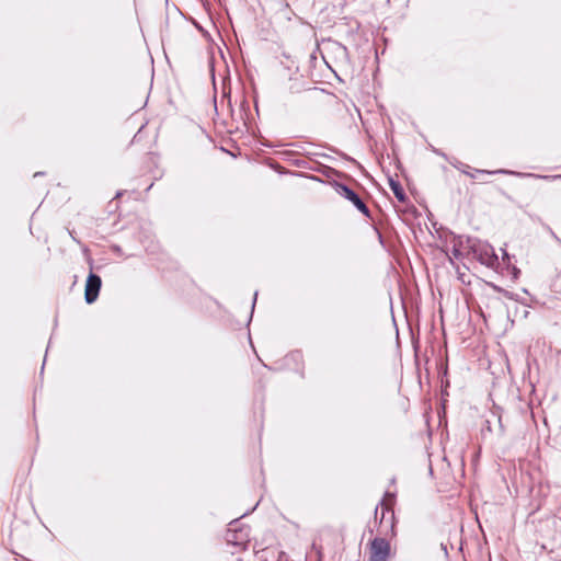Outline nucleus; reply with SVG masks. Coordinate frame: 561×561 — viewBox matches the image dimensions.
I'll list each match as a JSON object with an SVG mask.
<instances>
[{
	"instance_id": "f257e3e1",
	"label": "nucleus",
	"mask_w": 561,
	"mask_h": 561,
	"mask_svg": "<svg viewBox=\"0 0 561 561\" xmlns=\"http://www.w3.org/2000/svg\"><path fill=\"white\" fill-rule=\"evenodd\" d=\"M467 250L472 253L481 264L493 267L499 263V257L491 244L483 242L477 238H466Z\"/></svg>"
},
{
	"instance_id": "f03ea898",
	"label": "nucleus",
	"mask_w": 561,
	"mask_h": 561,
	"mask_svg": "<svg viewBox=\"0 0 561 561\" xmlns=\"http://www.w3.org/2000/svg\"><path fill=\"white\" fill-rule=\"evenodd\" d=\"M330 184L334 187L335 192L340 196L350 201L354 205V207L359 213H362L365 217H367V218L371 217L370 209L368 208V206L364 203V201L360 198V196L353 188H351L348 185L337 182V181H332V182H330Z\"/></svg>"
},
{
	"instance_id": "7ed1b4c3",
	"label": "nucleus",
	"mask_w": 561,
	"mask_h": 561,
	"mask_svg": "<svg viewBox=\"0 0 561 561\" xmlns=\"http://www.w3.org/2000/svg\"><path fill=\"white\" fill-rule=\"evenodd\" d=\"M90 264L92 265V261H90ZM102 287V279L100 275L95 274L90 271L87 279H85V286H84V300L88 305H91L96 301L100 290Z\"/></svg>"
},
{
	"instance_id": "20e7f679",
	"label": "nucleus",
	"mask_w": 561,
	"mask_h": 561,
	"mask_svg": "<svg viewBox=\"0 0 561 561\" xmlns=\"http://www.w3.org/2000/svg\"><path fill=\"white\" fill-rule=\"evenodd\" d=\"M390 551V543L387 539L375 537L370 541L369 561H387Z\"/></svg>"
},
{
	"instance_id": "39448f33",
	"label": "nucleus",
	"mask_w": 561,
	"mask_h": 561,
	"mask_svg": "<svg viewBox=\"0 0 561 561\" xmlns=\"http://www.w3.org/2000/svg\"><path fill=\"white\" fill-rule=\"evenodd\" d=\"M474 173H479V174H507V175H514V176H518V178H537V179H542V180H557V179H561V174H558V175H539V174H534V173H524V172L512 171V170H507V169H497V170H494V171L474 169Z\"/></svg>"
},
{
	"instance_id": "423d86ee",
	"label": "nucleus",
	"mask_w": 561,
	"mask_h": 561,
	"mask_svg": "<svg viewBox=\"0 0 561 561\" xmlns=\"http://www.w3.org/2000/svg\"><path fill=\"white\" fill-rule=\"evenodd\" d=\"M239 520L234 519L229 523L228 534H227V541L233 542L236 545H239L245 540L248 537V531L243 528L238 527Z\"/></svg>"
},
{
	"instance_id": "0eeeda50",
	"label": "nucleus",
	"mask_w": 561,
	"mask_h": 561,
	"mask_svg": "<svg viewBox=\"0 0 561 561\" xmlns=\"http://www.w3.org/2000/svg\"><path fill=\"white\" fill-rule=\"evenodd\" d=\"M389 187L391 188L393 195L400 203H405L408 201V195L404 192L401 183L398 180L389 176L388 179Z\"/></svg>"
},
{
	"instance_id": "6e6552de",
	"label": "nucleus",
	"mask_w": 561,
	"mask_h": 561,
	"mask_svg": "<svg viewBox=\"0 0 561 561\" xmlns=\"http://www.w3.org/2000/svg\"><path fill=\"white\" fill-rule=\"evenodd\" d=\"M312 171H317V172H320L322 173L323 175L325 176H330L332 173H337L336 170H334L333 168L331 167H328V165H323V164H320V163H317V165H312Z\"/></svg>"
},
{
	"instance_id": "1a4fd4ad",
	"label": "nucleus",
	"mask_w": 561,
	"mask_h": 561,
	"mask_svg": "<svg viewBox=\"0 0 561 561\" xmlns=\"http://www.w3.org/2000/svg\"><path fill=\"white\" fill-rule=\"evenodd\" d=\"M290 164L300 169H312V165L305 159H290Z\"/></svg>"
},
{
	"instance_id": "9d476101",
	"label": "nucleus",
	"mask_w": 561,
	"mask_h": 561,
	"mask_svg": "<svg viewBox=\"0 0 561 561\" xmlns=\"http://www.w3.org/2000/svg\"><path fill=\"white\" fill-rule=\"evenodd\" d=\"M466 238L467 237H462V236H454V244H453V247H458V249H460V250L467 249Z\"/></svg>"
},
{
	"instance_id": "9b49d317",
	"label": "nucleus",
	"mask_w": 561,
	"mask_h": 561,
	"mask_svg": "<svg viewBox=\"0 0 561 561\" xmlns=\"http://www.w3.org/2000/svg\"><path fill=\"white\" fill-rule=\"evenodd\" d=\"M295 175L300 176V178H306V179H309L311 181H316V182H320V183H325L322 179H320V178H318L316 175H312V174H307V173L298 172V173H295Z\"/></svg>"
},
{
	"instance_id": "f8f14e48",
	"label": "nucleus",
	"mask_w": 561,
	"mask_h": 561,
	"mask_svg": "<svg viewBox=\"0 0 561 561\" xmlns=\"http://www.w3.org/2000/svg\"><path fill=\"white\" fill-rule=\"evenodd\" d=\"M256 298H257V291H255L254 296H253V301H252V306H251V313H250V318H249V321H248V325L250 324V322L252 320L253 311H254L255 304H256Z\"/></svg>"
},
{
	"instance_id": "ddd939ff",
	"label": "nucleus",
	"mask_w": 561,
	"mask_h": 561,
	"mask_svg": "<svg viewBox=\"0 0 561 561\" xmlns=\"http://www.w3.org/2000/svg\"><path fill=\"white\" fill-rule=\"evenodd\" d=\"M511 274L513 279H517L520 275V270L517 268L515 265L511 267Z\"/></svg>"
},
{
	"instance_id": "4468645a",
	"label": "nucleus",
	"mask_w": 561,
	"mask_h": 561,
	"mask_svg": "<svg viewBox=\"0 0 561 561\" xmlns=\"http://www.w3.org/2000/svg\"><path fill=\"white\" fill-rule=\"evenodd\" d=\"M451 253L453 256L457 260H459L462 256V252L460 249H458V247H453Z\"/></svg>"
},
{
	"instance_id": "2eb2a0df",
	"label": "nucleus",
	"mask_w": 561,
	"mask_h": 561,
	"mask_svg": "<svg viewBox=\"0 0 561 561\" xmlns=\"http://www.w3.org/2000/svg\"><path fill=\"white\" fill-rule=\"evenodd\" d=\"M503 295L508 298V299H512V300H518L517 298V295H515L514 293L512 291H508V290H503Z\"/></svg>"
},
{
	"instance_id": "dca6fc26",
	"label": "nucleus",
	"mask_w": 561,
	"mask_h": 561,
	"mask_svg": "<svg viewBox=\"0 0 561 561\" xmlns=\"http://www.w3.org/2000/svg\"><path fill=\"white\" fill-rule=\"evenodd\" d=\"M503 261H506L507 265H510L511 257H510V254L505 250H503Z\"/></svg>"
},
{
	"instance_id": "f3484780",
	"label": "nucleus",
	"mask_w": 561,
	"mask_h": 561,
	"mask_svg": "<svg viewBox=\"0 0 561 561\" xmlns=\"http://www.w3.org/2000/svg\"><path fill=\"white\" fill-rule=\"evenodd\" d=\"M307 156H308V157H309V156H317V157H323V158H331V157H330L329 154H327V153H318V152H316V153H307Z\"/></svg>"
},
{
	"instance_id": "a211bd4d",
	"label": "nucleus",
	"mask_w": 561,
	"mask_h": 561,
	"mask_svg": "<svg viewBox=\"0 0 561 561\" xmlns=\"http://www.w3.org/2000/svg\"><path fill=\"white\" fill-rule=\"evenodd\" d=\"M433 151H434L436 154H438V156H440V157H443V158H445V159H446V154H445L443 151H440L439 149H433Z\"/></svg>"
},
{
	"instance_id": "6ab92c4d",
	"label": "nucleus",
	"mask_w": 561,
	"mask_h": 561,
	"mask_svg": "<svg viewBox=\"0 0 561 561\" xmlns=\"http://www.w3.org/2000/svg\"><path fill=\"white\" fill-rule=\"evenodd\" d=\"M283 9L289 10V3L285 0L282 1Z\"/></svg>"
},
{
	"instance_id": "aec40b11",
	"label": "nucleus",
	"mask_w": 561,
	"mask_h": 561,
	"mask_svg": "<svg viewBox=\"0 0 561 561\" xmlns=\"http://www.w3.org/2000/svg\"><path fill=\"white\" fill-rule=\"evenodd\" d=\"M123 194H124V191H118V192H116L114 198H119L121 196H123Z\"/></svg>"
},
{
	"instance_id": "412c9836",
	"label": "nucleus",
	"mask_w": 561,
	"mask_h": 561,
	"mask_svg": "<svg viewBox=\"0 0 561 561\" xmlns=\"http://www.w3.org/2000/svg\"><path fill=\"white\" fill-rule=\"evenodd\" d=\"M440 548H442V550L444 551V553L447 556V554H448V552H447V547H446V545L442 543V545H440Z\"/></svg>"
},
{
	"instance_id": "4be33fe9",
	"label": "nucleus",
	"mask_w": 561,
	"mask_h": 561,
	"mask_svg": "<svg viewBox=\"0 0 561 561\" xmlns=\"http://www.w3.org/2000/svg\"><path fill=\"white\" fill-rule=\"evenodd\" d=\"M493 288H494L496 291H499V293L503 294V290H504L503 288H501V287H499V286H495V285L493 286Z\"/></svg>"
},
{
	"instance_id": "5701e85b",
	"label": "nucleus",
	"mask_w": 561,
	"mask_h": 561,
	"mask_svg": "<svg viewBox=\"0 0 561 561\" xmlns=\"http://www.w3.org/2000/svg\"><path fill=\"white\" fill-rule=\"evenodd\" d=\"M295 154H296V152H294V151H286L285 152V156H287V157L295 156Z\"/></svg>"
},
{
	"instance_id": "b1692460",
	"label": "nucleus",
	"mask_w": 561,
	"mask_h": 561,
	"mask_svg": "<svg viewBox=\"0 0 561 561\" xmlns=\"http://www.w3.org/2000/svg\"><path fill=\"white\" fill-rule=\"evenodd\" d=\"M43 174H44L43 172H36V173L34 174V176H38V175H43Z\"/></svg>"
},
{
	"instance_id": "393cba45",
	"label": "nucleus",
	"mask_w": 561,
	"mask_h": 561,
	"mask_svg": "<svg viewBox=\"0 0 561 561\" xmlns=\"http://www.w3.org/2000/svg\"><path fill=\"white\" fill-rule=\"evenodd\" d=\"M378 237H379L380 242L382 243V236L379 232H378Z\"/></svg>"
},
{
	"instance_id": "a878e982",
	"label": "nucleus",
	"mask_w": 561,
	"mask_h": 561,
	"mask_svg": "<svg viewBox=\"0 0 561 561\" xmlns=\"http://www.w3.org/2000/svg\"><path fill=\"white\" fill-rule=\"evenodd\" d=\"M43 365H45V363ZM43 371H44V366L41 367V374H43Z\"/></svg>"
},
{
	"instance_id": "bb28decb",
	"label": "nucleus",
	"mask_w": 561,
	"mask_h": 561,
	"mask_svg": "<svg viewBox=\"0 0 561 561\" xmlns=\"http://www.w3.org/2000/svg\"><path fill=\"white\" fill-rule=\"evenodd\" d=\"M289 90H290L291 92H296V91L294 90V88H293V87H289Z\"/></svg>"
}]
</instances>
